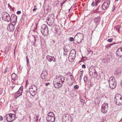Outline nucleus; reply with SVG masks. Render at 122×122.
<instances>
[{"mask_svg":"<svg viewBox=\"0 0 122 122\" xmlns=\"http://www.w3.org/2000/svg\"><path fill=\"white\" fill-rule=\"evenodd\" d=\"M109 86L111 88H115L117 85V81L113 76L110 77L108 81Z\"/></svg>","mask_w":122,"mask_h":122,"instance_id":"f257e3e1","label":"nucleus"},{"mask_svg":"<svg viewBox=\"0 0 122 122\" xmlns=\"http://www.w3.org/2000/svg\"><path fill=\"white\" fill-rule=\"evenodd\" d=\"M114 102L115 104L119 105L122 104V95L119 94H116L114 98Z\"/></svg>","mask_w":122,"mask_h":122,"instance_id":"f03ea898","label":"nucleus"},{"mask_svg":"<svg viewBox=\"0 0 122 122\" xmlns=\"http://www.w3.org/2000/svg\"><path fill=\"white\" fill-rule=\"evenodd\" d=\"M47 122H54L55 120V116L53 113L50 112L48 113L46 117Z\"/></svg>","mask_w":122,"mask_h":122,"instance_id":"7ed1b4c3","label":"nucleus"},{"mask_svg":"<svg viewBox=\"0 0 122 122\" xmlns=\"http://www.w3.org/2000/svg\"><path fill=\"white\" fill-rule=\"evenodd\" d=\"M76 51L74 49H72L70 51L68 57L69 61L71 62L73 61L75 58L76 56Z\"/></svg>","mask_w":122,"mask_h":122,"instance_id":"20e7f679","label":"nucleus"},{"mask_svg":"<svg viewBox=\"0 0 122 122\" xmlns=\"http://www.w3.org/2000/svg\"><path fill=\"white\" fill-rule=\"evenodd\" d=\"M41 31L42 35L44 36H46L49 34L47 26L45 24H43L41 26Z\"/></svg>","mask_w":122,"mask_h":122,"instance_id":"39448f33","label":"nucleus"},{"mask_svg":"<svg viewBox=\"0 0 122 122\" xmlns=\"http://www.w3.org/2000/svg\"><path fill=\"white\" fill-rule=\"evenodd\" d=\"M4 119H6L8 122H11L15 119V115L12 113H10L6 115L4 117Z\"/></svg>","mask_w":122,"mask_h":122,"instance_id":"423d86ee","label":"nucleus"},{"mask_svg":"<svg viewBox=\"0 0 122 122\" xmlns=\"http://www.w3.org/2000/svg\"><path fill=\"white\" fill-rule=\"evenodd\" d=\"M72 120V117L69 114H65L63 116L62 120L64 122H71Z\"/></svg>","mask_w":122,"mask_h":122,"instance_id":"0eeeda50","label":"nucleus"},{"mask_svg":"<svg viewBox=\"0 0 122 122\" xmlns=\"http://www.w3.org/2000/svg\"><path fill=\"white\" fill-rule=\"evenodd\" d=\"M1 17L3 20L7 22H9L11 19L10 15L6 12H4L2 14Z\"/></svg>","mask_w":122,"mask_h":122,"instance_id":"6e6552de","label":"nucleus"},{"mask_svg":"<svg viewBox=\"0 0 122 122\" xmlns=\"http://www.w3.org/2000/svg\"><path fill=\"white\" fill-rule=\"evenodd\" d=\"M53 15H50L47 18V22L48 25L51 26L53 24L54 19Z\"/></svg>","mask_w":122,"mask_h":122,"instance_id":"1a4fd4ad","label":"nucleus"},{"mask_svg":"<svg viewBox=\"0 0 122 122\" xmlns=\"http://www.w3.org/2000/svg\"><path fill=\"white\" fill-rule=\"evenodd\" d=\"M84 36L83 34L81 33H78L74 37V40L78 41L81 42Z\"/></svg>","mask_w":122,"mask_h":122,"instance_id":"9d476101","label":"nucleus"},{"mask_svg":"<svg viewBox=\"0 0 122 122\" xmlns=\"http://www.w3.org/2000/svg\"><path fill=\"white\" fill-rule=\"evenodd\" d=\"M29 89L30 93L32 96H33L35 95L37 90V88L36 86L34 85L31 86Z\"/></svg>","mask_w":122,"mask_h":122,"instance_id":"9b49d317","label":"nucleus"},{"mask_svg":"<svg viewBox=\"0 0 122 122\" xmlns=\"http://www.w3.org/2000/svg\"><path fill=\"white\" fill-rule=\"evenodd\" d=\"M110 3V0H107L104 1L101 5L102 9L104 10L107 9L109 6Z\"/></svg>","mask_w":122,"mask_h":122,"instance_id":"f8f14e48","label":"nucleus"},{"mask_svg":"<svg viewBox=\"0 0 122 122\" xmlns=\"http://www.w3.org/2000/svg\"><path fill=\"white\" fill-rule=\"evenodd\" d=\"M108 109V104L107 103H104L102 106L101 111L103 113H106Z\"/></svg>","mask_w":122,"mask_h":122,"instance_id":"ddd939ff","label":"nucleus"},{"mask_svg":"<svg viewBox=\"0 0 122 122\" xmlns=\"http://www.w3.org/2000/svg\"><path fill=\"white\" fill-rule=\"evenodd\" d=\"M23 87L22 86H21L19 88L18 91L16 92L14 95L15 97L17 98V97H19L21 95L23 92Z\"/></svg>","mask_w":122,"mask_h":122,"instance_id":"4468645a","label":"nucleus"},{"mask_svg":"<svg viewBox=\"0 0 122 122\" xmlns=\"http://www.w3.org/2000/svg\"><path fill=\"white\" fill-rule=\"evenodd\" d=\"M57 81L63 84L65 80L64 77L61 75H57L56 77Z\"/></svg>","mask_w":122,"mask_h":122,"instance_id":"2eb2a0df","label":"nucleus"},{"mask_svg":"<svg viewBox=\"0 0 122 122\" xmlns=\"http://www.w3.org/2000/svg\"><path fill=\"white\" fill-rule=\"evenodd\" d=\"M15 25V24H11V23L9 24L7 26V29L8 30L10 31H13L15 29L14 26Z\"/></svg>","mask_w":122,"mask_h":122,"instance_id":"dca6fc26","label":"nucleus"},{"mask_svg":"<svg viewBox=\"0 0 122 122\" xmlns=\"http://www.w3.org/2000/svg\"><path fill=\"white\" fill-rule=\"evenodd\" d=\"M46 58L48 61L50 62H55L56 61V59L53 56H50L49 55L47 56Z\"/></svg>","mask_w":122,"mask_h":122,"instance_id":"f3484780","label":"nucleus"},{"mask_svg":"<svg viewBox=\"0 0 122 122\" xmlns=\"http://www.w3.org/2000/svg\"><path fill=\"white\" fill-rule=\"evenodd\" d=\"M47 71L45 70H43L41 73V77L42 79H45V81H46V80L45 79L46 78V77L47 75Z\"/></svg>","mask_w":122,"mask_h":122,"instance_id":"a211bd4d","label":"nucleus"},{"mask_svg":"<svg viewBox=\"0 0 122 122\" xmlns=\"http://www.w3.org/2000/svg\"><path fill=\"white\" fill-rule=\"evenodd\" d=\"M63 84H61L60 82H59L57 81V82L56 81L53 82V84L55 87L56 88H59L61 87L62 86V85Z\"/></svg>","mask_w":122,"mask_h":122,"instance_id":"6ab92c4d","label":"nucleus"},{"mask_svg":"<svg viewBox=\"0 0 122 122\" xmlns=\"http://www.w3.org/2000/svg\"><path fill=\"white\" fill-rule=\"evenodd\" d=\"M116 55L120 57L122 56V49L121 47L118 48L116 52Z\"/></svg>","mask_w":122,"mask_h":122,"instance_id":"aec40b11","label":"nucleus"},{"mask_svg":"<svg viewBox=\"0 0 122 122\" xmlns=\"http://www.w3.org/2000/svg\"><path fill=\"white\" fill-rule=\"evenodd\" d=\"M100 17L98 16L94 19V22L96 24H99L100 21Z\"/></svg>","mask_w":122,"mask_h":122,"instance_id":"412c9836","label":"nucleus"},{"mask_svg":"<svg viewBox=\"0 0 122 122\" xmlns=\"http://www.w3.org/2000/svg\"><path fill=\"white\" fill-rule=\"evenodd\" d=\"M11 77L12 79L14 81H15L17 80L18 79V77L17 76V75L15 73H13L12 74L11 76Z\"/></svg>","mask_w":122,"mask_h":122,"instance_id":"4be33fe9","label":"nucleus"},{"mask_svg":"<svg viewBox=\"0 0 122 122\" xmlns=\"http://www.w3.org/2000/svg\"><path fill=\"white\" fill-rule=\"evenodd\" d=\"M121 70L120 69H118L115 73V74L117 76H119L121 75Z\"/></svg>","mask_w":122,"mask_h":122,"instance_id":"5701e85b","label":"nucleus"},{"mask_svg":"<svg viewBox=\"0 0 122 122\" xmlns=\"http://www.w3.org/2000/svg\"><path fill=\"white\" fill-rule=\"evenodd\" d=\"M63 49L64 51L63 53L64 55V56L67 55L68 52L69 50L65 47H64Z\"/></svg>","mask_w":122,"mask_h":122,"instance_id":"b1692460","label":"nucleus"},{"mask_svg":"<svg viewBox=\"0 0 122 122\" xmlns=\"http://www.w3.org/2000/svg\"><path fill=\"white\" fill-rule=\"evenodd\" d=\"M89 71H91L92 72L95 74L96 73V71L95 69V68L92 66L90 67L89 69Z\"/></svg>","mask_w":122,"mask_h":122,"instance_id":"393cba45","label":"nucleus"},{"mask_svg":"<svg viewBox=\"0 0 122 122\" xmlns=\"http://www.w3.org/2000/svg\"><path fill=\"white\" fill-rule=\"evenodd\" d=\"M102 6H99L96 9V11L97 12H100L102 10Z\"/></svg>","mask_w":122,"mask_h":122,"instance_id":"a878e982","label":"nucleus"},{"mask_svg":"<svg viewBox=\"0 0 122 122\" xmlns=\"http://www.w3.org/2000/svg\"><path fill=\"white\" fill-rule=\"evenodd\" d=\"M10 23L11 24H15V23L17 21V20H12L11 19L10 21Z\"/></svg>","mask_w":122,"mask_h":122,"instance_id":"bb28decb","label":"nucleus"},{"mask_svg":"<svg viewBox=\"0 0 122 122\" xmlns=\"http://www.w3.org/2000/svg\"><path fill=\"white\" fill-rule=\"evenodd\" d=\"M11 17V19L12 20H17V16H16L15 15H12Z\"/></svg>","mask_w":122,"mask_h":122,"instance_id":"cd10ccee","label":"nucleus"},{"mask_svg":"<svg viewBox=\"0 0 122 122\" xmlns=\"http://www.w3.org/2000/svg\"><path fill=\"white\" fill-rule=\"evenodd\" d=\"M74 82H73L71 80H70L67 83L69 86H71L73 85Z\"/></svg>","mask_w":122,"mask_h":122,"instance_id":"c85d7f7f","label":"nucleus"},{"mask_svg":"<svg viewBox=\"0 0 122 122\" xmlns=\"http://www.w3.org/2000/svg\"><path fill=\"white\" fill-rule=\"evenodd\" d=\"M116 44V43H113L111 44L110 45H107L106 46L105 49H106L107 48H108V47L110 48V47L111 46L113 45V44Z\"/></svg>","mask_w":122,"mask_h":122,"instance_id":"c756f323","label":"nucleus"},{"mask_svg":"<svg viewBox=\"0 0 122 122\" xmlns=\"http://www.w3.org/2000/svg\"><path fill=\"white\" fill-rule=\"evenodd\" d=\"M70 76L71 77V81H73V82H74L75 79L73 77V75H71Z\"/></svg>","mask_w":122,"mask_h":122,"instance_id":"7c9ffc66","label":"nucleus"},{"mask_svg":"<svg viewBox=\"0 0 122 122\" xmlns=\"http://www.w3.org/2000/svg\"><path fill=\"white\" fill-rule=\"evenodd\" d=\"M115 29H116V30L119 33L120 32V29L119 26H117L115 27Z\"/></svg>","mask_w":122,"mask_h":122,"instance_id":"2f4dec72","label":"nucleus"},{"mask_svg":"<svg viewBox=\"0 0 122 122\" xmlns=\"http://www.w3.org/2000/svg\"><path fill=\"white\" fill-rule=\"evenodd\" d=\"M84 81L85 82H86L87 80V76H85L84 78Z\"/></svg>","mask_w":122,"mask_h":122,"instance_id":"473e14b6","label":"nucleus"},{"mask_svg":"<svg viewBox=\"0 0 122 122\" xmlns=\"http://www.w3.org/2000/svg\"><path fill=\"white\" fill-rule=\"evenodd\" d=\"M113 40V39L112 38H111L110 39H109L107 40V41L108 42H112Z\"/></svg>","mask_w":122,"mask_h":122,"instance_id":"72a5a7b5","label":"nucleus"},{"mask_svg":"<svg viewBox=\"0 0 122 122\" xmlns=\"http://www.w3.org/2000/svg\"><path fill=\"white\" fill-rule=\"evenodd\" d=\"M79 87L77 85H76L74 86V88L75 89H78Z\"/></svg>","mask_w":122,"mask_h":122,"instance_id":"f704fd0d","label":"nucleus"},{"mask_svg":"<svg viewBox=\"0 0 122 122\" xmlns=\"http://www.w3.org/2000/svg\"><path fill=\"white\" fill-rule=\"evenodd\" d=\"M36 121L37 122L38 120H39V121H40V120L41 118H39V117L38 116H36Z\"/></svg>","mask_w":122,"mask_h":122,"instance_id":"c9c22d12","label":"nucleus"},{"mask_svg":"<svg viewBox=\"0 0 122 122\" xmlns=\"http://www.w3.org/2000/svg\"><path fill=\"white\" fill-rule=\"evenodd\" d=\"M81 74H80V80H81L82 78V77L83 76V73L82 72V71H81Z\"/></svg>","mask_w":122,"mask_h":122,"instance_id":"e433bc0d","label":"nucleus"},{"mask_svg":"<svg viewBox=\"0 0 122 122\" xmlns=\"http://www.w3.org/2000/svg\"><path fill=\"white\" fill-rule=\"evenodd\" d=\"M26 62L27 63V66L28 67L29 66H30V65L29 64V59H27V60H26Z\"/></svg>","mask_w":122,"mask_h":122,"instance_id":"4c0bfd02","label":"nucleus"},{"mask_svg":"<svg viewBox=\"0 0 122 122\" xmlns=\"http://www.w3.org/2000/svg\"><path fill=\"white\" fill-rule=\"evenodd\" d=\"M89 71V74L91 76H93L94 74H95L94 73L92 72V71Z\"/></svg>","mask_w":122,"mask_h":122,"instance_id":"58836bf2","label":"nucleus"},{"mask_svg":"<svg viewBox=\"0 0 122 122\" xmlns=\"http://www.w3.org/2000/svg\"><path fill=\"white\" fill-rule=\"evenodd\" d=\"M8 70V69L7 67H6L5 69V70L4 72V73L5 74L7 71Z\"/></svg>","mask_w":122,"mask_h":122,"instance_id":"ea45409f","label":"nucleus"},{"mask_svg":"<svg viewBox=\"0 0 122 122\" xmlns=\"http://www.w3.org/2000/svg\"><path fill=\"white\" fill-rule=\"evenodd\" d=\"M102 62L104 63H106L107 62V59H105L102 60Z\"/></svg>","mask_w":122,"mask_h":122,"instance_id":"a19ab883","label":"nucleus"},{"mask_svg":"<svg viewBox=\"0 0 122 122\" xmlns=\"http://www.w3.org/2000/svg\"><path fill=\"white\" fill-rule=\"evenodd\" d=\"M69 39L70 41L71 42L74 41V39L73 37H70L69 38Z\"/></svg>","mask_w":122,"mask_h":122,"instance_id":"79ce46f5","label":"nucleus"},{"mask_svg":"<svg viewBox=\"0 0 122 122\" xmlns=\"http://www.w3.org/2000/svg\"><path fill=\"white\" fill-rule=\"evenodd\" d=\"M34 42H33V45H35V43L36 42V39H35V38H34Z\"/></svg>","mask_w":122,"mask_h":122,"instance_id":"37998d69","label":"nucleus"},{"mask_svg":"<svg viewBox=\"0 0 122 122\" xmlns=\"http://www.w3.org/2000/svg\"><path fill=\"white\" fill-rule=\"evenodd\" d=\"M82 67L83 68H86V66L85 64H83L82 65Z\"/></svg>","mask_w":122,"mask_h":122,"instance_id":"c03bdc74","label":"nucleus"},{"mask_svg":"<svg viewBox=\"0 0 122 122\" xmlns=\"http://www.w3.org/2000/svg\"><path fill=\"white\" fill-rule=\"evenodd\" d=\"M17 13L18 14H19L21 13V11H18L17 12Z\"/></svg>","mask_w":122,"mask_h":122,"instance_id":"a18cd8bd","label":"nucleus"},{"mask_svg":"<svg viewBox=\"0 0 122 122\" xmlns=\"http://www.w3.org/2000/svg\"><path fill=\"white\" fill-rule=\"evenodd\" d=\"M8 51V49L7 50L6 49L5 51V54L7 53V52Z\"/></svg>","mask_w":122,"mask_h":122,"instance_id":"49530a36","label":"nucleus"},{"mask_svg":"<svg viewBox=\"0 0 122 122\" xmlns=\"http://www.w3.org/2000/svg\"><path fill=\"white\" fill-rule=\"evenodd\" d=\"M92 6H94L95 5V3L94 2H93L92 4Z\"/></svg>","mask_w":122,"mask_h":122,"instance_id":"de8ad7c7","label":"nucleus"},{"mask_svg":"<svg viewBox=\"0 0 122 122\" xmlns=\"http://www.w3.org/2000/svg\"><path fill=\"white\" fill-rule=\"evenodd\" d=\"M25 92L26 93H28L29 92H30V90H26L25 91Z\"/></svg>","mask_w":122,"mask_h":122,"instance_id":"09e8293b","label":"nucleus"},{"mask_svg":"<svg viewBox=\"0 0 122 122\" xmlns=\"http://www.w3.org/2000/svg\"><path fill=\"white\" fill-rule=\"evenodd\" d=\"M50 84V83H46V86H48Z\"/></svg>","mask_w":122,"mask_h":122,"instance_id":"8fccbe9b","label":"nucleus"},{"mask_svg":"<svg viewBox=\"0 0 122 122\" xmlns=\"http://www.w3.org/2000/svg\"><path fill=\"white\" fill-rule=\"evenodd\" d=\"M0 119L1 120H3V118L1 116H0Z\"/></svg>","mask_w":122,"mask_h":122,"instance_id":"3c124183","label":"nucleus"},{"mask_svg":"<svg viewBox=\"0 0 122 122\" xmlns=\"http://www.w3.org/2000/svg\"><path fill=\"white\" fill-rule=\"evenodd\" d=\"M65 1H64L63 3H61V5H62L63 4H64L65 2Z\"/></svg>","mask_w":122,"mask_h":122,"instance_id":"603ef678","label":"nucleus"},{"mask_svg":"<svg viewBox=\"0 0 122 122\" xmlns=\"http://www.w3.org/2000/svg\"><path fill=\"white\" fill-rule=\"evenodd\" d=\"M36 10V8H34V9H33V10H33V11H35V10Z\"/></svg>","mask_w":122,"mask_h":122,"instance_id":"864d4df0","label":"nucleus"},{"mask_svg":"<svg viewBox=\"0 0 122 122\" xmlns=\"http://www.w3.org/2000/svg\"><path fill=\"white\" fill-rule=\"evenodd\" d=\"M52 42H53L54 43H55V41L54 40H52Z\"/></svg>","mask_w":122,"mask_h":122,"instance_id":"5fc2aeb1","label":"nucleus"},{"mask_svg":"<svg viewBox=\"0 0 122 122\" xmlns=\"http://www.w3.org/2000/svg\"><path fill=\"white\" fill-rule=\"evenodd\" d=\"M25 14H23V15L22 16V17H24L25 16Z\"/></svg>","mask_w":122,"mask_h":122,"instance_id":"6e6d98bb","label":"nucleus"},{"mask_svg":"<svg viewBox=\"0 0 122 122\" xmlns=\"http://www.w3.org/2000/svg\"><path fill=\"white\" fill-rule=\"evenodd\" d=\"M26 60H27V59H28V57L27 56H26Z\"/></svg>","mask_w":122,"mask_h":122,"instance_id":"4d7b16f0","label":"nucleus"},{"mask_svg":"<svg viewBox=\"0 0 122 122\" xmlns=\"http://www.w3.org/2000/svg\"><path fill=\"white\" fill-rule=\"evenodd\" d=\"M30 68H29V69H28V71H30Z\"/></svg>","mask_w":122,"mask_h":122,"instance_id":"13d9d810","label":"nucleus"},{"mask_svg":"<svg viewBox=\"0 0 122 122\" xmlns=\"http://www.w3.org/2000/svg\"><path fill=\"white\" fill-rule=\"evenodd\" d=\"M95 3L96 6H97V3Z\"/></svg>","mask_w":122,"mask_h":122,"instance_id":"bf43d9fd","label":"nucleus"},{"mask_svg":"<svg viewBox=\"0 0 122 122\" xmlns=\"http://www.w3.org/2000/svg\"><path fill=\"white\" fill-rule=\"evenodd\" d=\"M113 9H113V10H112V11H113V10H114L115 8H114V7H113Z\"/></svg>","mask_w":122,"mask_h":122,"instance_id":"052dcab7","label":"nucleus"},{"mask_svg":"<svg viewBox=\"0 0 122 122\" xmlns=\"http://www.w3.org/2000/svg\"><path fill=\"white\" fill-rule=\"evenodd\" d=\"M113 9H113V10H112V11H113V10H114L115 8H114V7H113Z\"/></svg>","mask_w":122,"mask_h":122,"instance_id":"680f3d73","label":"nucleus"},{"mask_svg":"<svg viewBox=\"0 0 122 122\" xmlns=\"http://www.w3.org/2000/svg\"><path fill=\"white\" fill-rule=\"evenodd\" d=\"M60 4H61V6L62 7V5H61V3Z\"/></svg>","mask_w":122,"mask_h":122,"instance_id":"e2e57ef3","label":"nucleus"},{"mask_svg":"<svg viewBox=\"0 0 122 122\" xmlns=\"http://www.w3.org/2000/svg\"><path fill=\"white\" fill-rule=\"evenodd\" d=\"M34 7L35 8V7H36V5H35L34 6Z\"/></svg>","mask_w":122,"mask_h":122,"instance_id":"0e129e2a","label":"nucleus"},{"mask_svg":"<svg viewBox=\"0 0 122 122\" xmlns=\"http://www.w3.org/2000/svg\"><path fill=\"white\" fill-rule=\"evenodd\" d=\"M118 0H115V1H117Z\"/></svg>","mask_w":122,"mask_h":122,"instance_id":"69168bd1","label":"nucleus"},{"mask_svg":"<svg viewBox=\"0 0 122 122\" xmlns=\"http://www.w3.org/2000/svg\"><path fill=\"white\" fill-rule=\"evenodd\" d=\"M8 6H10V7H11L10 6V5H9V4H8Z\"/></svg>","mask_w":122,"mask_h":122,"instance_id":"338daca9","label":"nucleus"},{"mask_svg":"<svg viewBox=\"0 0 122 122\" xmlns=\"http://www.w3.org/2000/svg\"><path fill=\"white\" fill-rule=\"evenodd\" d=\"M66 75H68V73H67L66 74Z\"/></svg>","mask_w":122,"mask_h":122,"instance_id":"774afa93","label":"nucleus"}]
</instances>
